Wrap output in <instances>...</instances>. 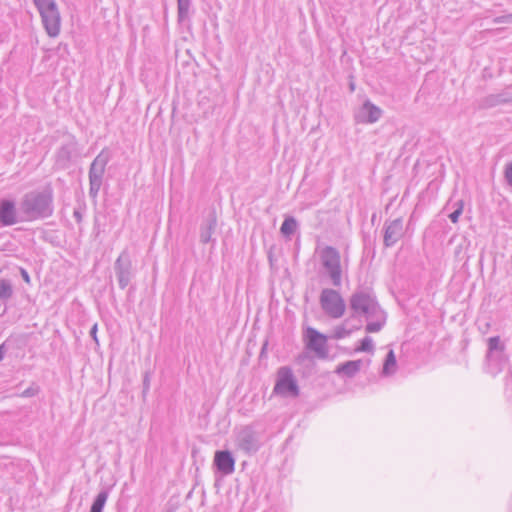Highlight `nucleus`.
<instances>
[{
	"mask_svg": "<svg viewBox=\"0 0 512 512\" xmlns=\"http://www.w3.org/2000/svg\"><path fill=\"white\" fill-rule=\"evenodd\" d=\"M150 387V378L149 375L146 373L143 380V393H146L149 390Z\"/></svg>",
	"mask_w": 512,
	"mask_h": 512,
	"instance_id": "obj_33",
	"label": "nucleus"
},
{
	"mask_svg": "<svg viewBox=\"0 0 512 512\" xmlns=\"http://www.w3.org/2000/svg\"><path fill=\"white\" fill-rule=\"evenodd\" d=\"M236 446L246 454L256 453L261 442L257 432L251 426L243 427L236 436Z\"/></svg>",
	"mask_w": 512,
	"mask_h": 512,
	"instance_id": "obj_8",
	"label": "nucleus"
},
{
	"mask_svg": "<svg viewBox=\"0 0 512 512\" xmlns=\"http://www.w3.org/2000/svg\"><path fill=\"white\" fill-rule=\"evenodd\" d=\"M107 499H108V491L107 490L100 491L97 494L96 498L94 499V501L91 505L90 512H102Z\"/></svg>",
	"mask_w": 512,
	"mask_h": 512,
	"instance_id": "obj_22",
	"label": "nucleus"
},
{
	"mask_svg": "<svg viewBox=\"0 0 512 512\" xmlns=\"http://www.w3.org/2000/svg\"><path fill=\"white\" fill-rule=\"evenodd\" d=\"M5 355V347L4 344L0 345V361L4 358Z\"/></svg>",
	"mask_w": 512,
	"mask_h": 512,
	"instance_id": "obj_37",
	"label": "nucleus"
},
{
	"mask_svg": "<svg viewBox=\"0 0 512 512\" xmlns=\"http://www.w3.org/2000/svg\"><path fill=\"white\" fill-rule=\"evenodd\" d=\"M362 364V360L346 361L337 366L335 373L352 378L360 371Z\"/></svg>",
	"mask_w": 512,
	"mask_h": 512,
	"instance_id": "obj_18",
	"label": "nucleus"
},
{
	"mask_svg": "<svg viewBox=\"0 0 512 512\" xmlns=\"http://www.w3.org/2000/svg\"><path fill=\"white\" fill-rule=\"evenodd\" d=\"M350 88H351V90L353 91V90H354V85H353V84H351V85H350Z\"/></svg>",
	"mask_w": 512,
	"mask_h": 512,
	"instance_id": "obj_38",
	"label": "nucleus"
},
{
	"mask_svg": "<svg viewBox=\"0 0 512 512\" xmlns=\"http://www.w3.org/2000/svg\"><path fill=\"white\" fill-rule=\"evenodd\" d=\"M76 151V143L69 142L63 144L56 152L55 164L60 169H66L70 166L73 154Z\"/></svg>",
	"mask_w": 512,
	"mask_h": 512,
	"instance_id": "obj_15",
	"label": "nucleus"
},
{
	"mask_svg": "<svg viewBox=\"0 0 512 512\" xmlns=\"http://www.w3.org/2000/svg\"><path fill=\"white\" fill-rule=\"evenodd\" d=\"M38 392L39 388L37 386H30L29 388L25 389L20 396L24 398H29L35 396L36 394H38Z\"/></svg>",
	"mask_w": 512,
	"mask_h": 512,
	"instance_id": "obj_30",
	"label": "nucleus"
},
{
	"mask_svg": "<svg viewBox=\"0 0 512 512\" xmlns=\"http://www.w3.org/2000/svg\"><path fill=\"white\" fill-rule=\"evenodd\" d=\"M39 14L57 8L55 0H33Z\"/></svg>",
	"mask_w": 512,
	"mask_h": 512,
	"instance_id": "obj_24",
	"label": "nucleus"
},
{
	"mask_svg": "<svg viewBox=\"0 0 512 512\" xmlns=\"http://www.w3.org/2000/svg\"><path fill=\"white\" fill-rule=\"evenodd\" d=\"M13 296V287L8 279H0V299L8 300Z\"/></svg>",
	"mask_w": 512,
	"mask_h": 512,
	"instance_id": "obj_23",
	"label": "nucleus"
},
{
	"mask_svg": "<svg viewBox=\"0 0 512 512\" xmlns=\"http://www.w3.org/2000/svg\"><path fill=\"white\" fill-rule=\"evenodd\" d=\"M20 274H21L23 280L27 284H30V282H31L30 276H29L28 272L24 268H20Z\"/></svg>",
	"mask_w": 512,
	"mask_h": 512,
	"instance_id": "obj_35",
	"label": "nucleus"
},
{
	"mask_svg": "<svg viewBox=\"0 0 512 512\" xmlns=\"http://www.w3.org/2000/svg\"><path fill=\"white\" fill-rule=\"evenodd\" d=\"M383 325H384L383 321L369 322L366 325L365 329L368 333H376L382 329Z\"/></svg>",
	"mask_w": 512,
	"mask_h": 512,
	"instance_id": "obj_29",
	"label": "nucleus"
},
{
	"mask_svg": "<svg viewBox=\"0 0 512 512\" xmlns=\"http://www.w3.org/2000/svg\"><path fill=\"white\" fill-rule=\"evenodd\" d=\"M73 217L76 219L78 223H81L82 221V213L79 209H75L73 212Z\"/></svg>",
	"mask_w": 512,
	"mask_h": 512,
	"instance_id": "obj_36",
	"label": "nucleus"
},
{
	"mask_svg": "<svg viewBox=\"0 0 512 512\" xmlns=\"http://www.w3.org/2000/svg\"><path fill=\"white\" fill-rule=\"evenodd\" d=\"M318 254L324 275L334 287H341L343 268L340 252L335 247L327 245L321 248Z\"/></svg>",
	"mask_w": 512,
	"mask_h": 512,
	"instance_id": "obj_2",
	"label": "nucleus"
},
{
	"mask_svg": "<svg viewBox=\"0 0 512 512\" xmlns=\"http://www.w3.org/2000/svg\"><path fill=\"white\" fill-rule=\"evenodd\" d=\"M110 160V155L107 151L102 150L92 161L88 177H89V196L91 198H97L98 193L103 184V178L106 170V166Z\"/></svg>",
	"mask_w": 512,
	"mask_h": 512,
	"instance_id": "obj_3",
	"label": "nucleus"
},
{
	"mask_svg": "<svg viewBox=\"0 0 512 512\" xmlns=\"http://www.w3.org/2000/svg\"><path fill=\"white\" fill-rule=\"evenodd\" d=\"M374 348L373 340L371 337L366 336L364 337L361 342L360 346L356 349L358 352H372Z\"/></svg>",
	"mask_w": 512,
	"mask_h": 512,
	"instance_id": "obj_27",
	"label": "nucleus"
},
{
	"mask_svg": "<svg viewBox=\"0 0 512 512\" xmlns=\"http://www.w3.org/2000/svg\"><path fill=\"white\" fill-rule=\"evenodd\" d=\"M495 24L512 23V14L499 16L493 19Z\"/></svg>",
	"mask_w": 512,
	"mask_h": 512,
	"instance_id": "obj_32",
	"label": "nucleus"
},
{
	"mask_svg": "<svg viewBox=\"0 0 512 512\" xmlns=\"http://www.w3.org/2000/svg\"><path fill=\"white\" fill-rule=\"evenodd\" d=\"M381 115L382 110L367 100L357 113L356 119L362 123H375L380 119Z\"/></svg>",
	"mask_w": 512,
	"mask_h": 512,
	"instance_id": "obj_13",
	"label": "nucleus"
},
{
	"mask_svg": "<svg viewBox=\"0 0 512 512\" xmlns=\"http://www.w3.org/2000/svg\"><path fill=\"white\" fill-rule=\"evenodd\" d=\"M45 31L50 37H57L60 33L61 17L58 7L40 14Z\"/></svg>",
	"mask_w": 512,
	"mask_h": 512,
	"instance_id": "obj_11",
	"label": "nucleus"
},
{
	"mask_svg": "<svg viewBox=\"0 0 512 512\" xmlns=\"http://www.w3.org/2000/svg\"><path fill=\"white\" fill-rule=\"evenodd\" d=\"M191 0H177L178 18L183 20L188 16Z\"/></svg>",
	"mask_w": 512,
	"mask_h": 512,
	"instance_id": "obj_26",
	"label": "nucleus"
},
{
	"mask_svg": "<svg viewBox=\"0 0 512 512\" xmlns=\"http://www.w3.org/2000/svg\"><path fill=\"white\" fill-rule=\"evenodd\" d=\"M19 222L15 204L11 200H3L0 203V223L3 226H12Z\"/></svg>",
	"mask_w": 512,
	"mask_h": 512,
	"instance_id": "obj_16",
	"label": "nucleus"
},
{
	"mask_svg": "<svg viewBox=\"0 0 512 512\" xmlns=\"http://www.w3.org/2000/svg\"><path fill=\"white\" fill-rule=\"evenodd\" d=\"M217 226V218L215 212L209 213L207 218L201 224L200 228V241L204 244L212 241V235Z\"/></svg>",
	"mask_w": 512,
	"mask_h": 512,
	"instance_id": "obj_17",
	"label": "nucleus"
},
{
	"mask_svg": "<svg viewBox=\"0 0 512 512\" xmlns=\"http://www.w3.org/2000/svg\"><path fill=\"white\" fill-rule=\"evenodd\" d=\"M495 350H501V351L504 350V345L500 344L499 336L490 337L488 339V352H487L486 358L491 359L492 352Z\"/></svg>",
	"mask_w": 512,
	"mask_h": 512,
	"instance_id": "obj_25",
	"label": "nucleus"
},
{
	"mask_svg": "<svg viewBox=\"0 0 512 512\" xmlns=\"http://www.w3.org/2000/svg\"><path fill=\"white\" fill-rule=\"evenodd\" d=\"M214 464L218 471L224 475L232 474L235 470V459L228 450L216 451Z\"/></svg>",
	"mask_w": 512,
	"mask_h": 512,
	"instance_id": "obj_12",
	"label": "nucleus"
},
{
	"mask_svg": "<svg viewBox=\"0 0 512 512\" xmlns=\"http://www.w3.org/2000/svg\"><path fill=\"white\" fill-rule=\"evenodd\" d=\"M114 270L120 289H125L134 276L132 261L127 250L122 251L116 259Z\"/></svg>",
	"mask_w": 512,
	"mask_h": 512,
	"instance_id": "obj_7",
	"label": "nucleus"
},
{
	"mask_svg": "<svg viewBox=\"0 0 512 512\" xmlns=\"http://www.w3.org/2000/svg\"><path fill=\"white\" fill-rule=\"evenodd\" d=\"M273 392L284 397L295 398L299 395V387L290 367L279 368Z\"/></svg>",
	"mask_w": 512,
	"mask_h": 512,
	"instance_id": "obj_6",
	"label": "nucleus"
},
{
	"mask_svg": "<svg viewBox=\"0 0 512 512\" xmlns=\"http://www.w3.org/2000/svg\"><path fill=\"white\" fill-rule=\"evenodd\" d=\"M351 319H346L341 325H338L333 330V338L343 339L348 337L352 332L360 329V325H350Z\"/></svg>",
	"mask_w": 512,
	"mask_h": 512,
	"instance_id": "obj_19",
	"label": "nucleus"
},
{
	"mask_svg": "<svg viewBox=\"0 0 512 512\" xmlns=\"http://www.w3.org/2000/svg\"><path fill=\"white\" fill-rule=\"evenodd\" d=\"M456 205H457V208L452 213H450L449 216H448L449 219L451 220V222H453V223H457L458 222L459 217H460V215L463 212V202L462 201H458L456 203Z\"/></svg>",
	"mask_w": 512,
	"mask_h": 512,
	"instance_id": "obj_28",
	"label": "nucleus"
},
{
	"mask_svg": "<svg viewBox=\"0 0 512 512\" xmlns=\"http://www.w3.org/2000/svg\"><path fill=\"white\" fill-rule=\"evenodd\" d=\"M504 177L508 185L512 187V162L506 164Z\"/></svg>",
	"mask_w": 512,
	"mask_h": 512,
	"instance_id": "obj_31",
	"label": "nucleus"
},
{
	"mask_svg": "<svg viewBox=\"0 0 512 512\" xmlns=\"http://www.w3.org/2000/svg\"><path fill=\"white\" fill-rule=\"evenodd\" d=\"M350 308L356 315H364L371 318L380 312V307L375 297L367 290H356L350 297Z\"/></svg>",
	"mask_w": 512,
	"mask_h": 512,
	"instance_id": "obj_4",
	"label": "nucleus"
},
{
	"mask_svg": "<svg viewBox=\"0 0 512 512\" xmlns=\"http://www.w3.org/2000/svg\"><path fill=\"white\" fill-rule=\"evenodd\" d=\"M322 310L332 319L341 318L346 310V304L340 293L332 288L322 289L319 297Z\"/></svg>",
	"mask_w": 512,
	"mask_h": 512,
	"instance_id": "obj_5",
	"label": "nucleus"
},
{
	"mask_svg": "<svg viewBox=\"0 0 512 512\" xmlns=\"http://www.w3.org/2000/svg\"><path fill=\"white\" fill-rule=\"evenodd\" d=\"M97 331H98V326H97V324H94L92 326V328L90 329V336L98 344Z\"/></svg>",
	"mask_w": 512,
	"mask_h": 512,
	"instance_id": "obj_34",
	"label": "nucleus"
},
{
	"mask_svg": "<svg viewBox=\"0 0 512 512\" xmlns=\"http://www.w3.org/2000/svg\"><path fill=\"white\" fill-rule=\"evenodd\" d=\"M306 347L315 352L319 359H327L329 355L327 337L315 328L308 327L305 331Z\"/></svg>",
	"mask_w": 512,
	"mask_h": 512,
	"instance_id": "obj_9",
	"label": "nucleus"
},
{
	"mask_svg": "<svg viewBox=\"0 0 512 512\" xmlns=\"http://www.w3.org/2000/svg\"><path fill=\"white\" fill-rule=\"evenodd\" d=\"M383 242L385 247L394 246L405 234L403 218L386 220L384 223Z\"/></svg>",
	"mask_w": 512,
	"mask_h": 512,
	"instance_id": "obj_10",
	"label": "nucleus"
},
{
	"mask_svg": "<svg viewBox=\"0 0 512 512\" xmlns=\"http://www.w3.org/2000/svg\"><path fill=\"white\" fill-rule=\"evenodd\" d=\"M512 102V87L506 88L499 93L489 94L481 101L484 108H492Z\"/></svg>",
	"mask_w": 512,
	"mask_h": 512,
	"instance_id": "obj_14",
	"label": "nucleus"
},
{
	"mask_svg": "<svg viewBox=\"0 0 512 512\" xmlns=\"http://www.w3.org/2000/svg\"><path fill=\"white\" fill-rule=\"evenodd\" d=\"M21 220L35 221L49 218L54 213V195L50 185L42 190L27 192L19 203Z\"/></svg>",
	"mask_w": 512,
	"mask_h": 512,
	"instance_id": "obj_1",
	"label": "nucleus"
},
{
	"mask_svg": "<svg viewBox=\"0 0 512 512\" xmlns=\"http://www.w3.org/2000/svg\"><path fill=\"white\" fill-rule=\"evenodd\" d=\"M396 367H397V361H396V356L394 354V351L389 350V352L386 355L384 364H383L382 374L384 376H390L396 372Z\"/></svg>",
	"mask_w": 512,
	"mask_h": 512,
	"instance_id": "obj_21",
	"label": "nucleus"
},
{
	"mask_svg": "<svg viewBox=\"0 0 512 512\" xmlns=\"http://www.w3.org/2000/svg\"><path fill=\"white\" fill-rule=\"evenodd\" d=\"M298 226V222L293 216H286L280 227V232L285 238H291Z\"/></svg>",
	"mask_w": 512,
	"mask_h": 512,
	"instance_id": "obj_20",
	"label": "nucleus"
}]
</instances>
